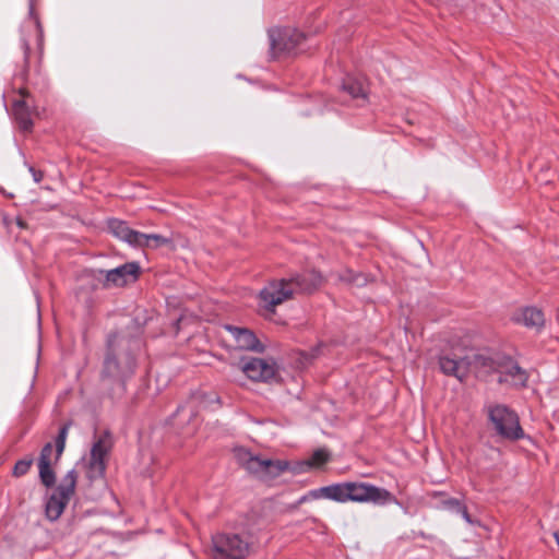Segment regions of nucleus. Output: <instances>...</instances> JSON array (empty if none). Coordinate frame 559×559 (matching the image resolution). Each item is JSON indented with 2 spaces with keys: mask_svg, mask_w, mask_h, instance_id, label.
<instances>
[{
  "mask_svg": "<svg viewBox=\"0 0 559 559\" xmlns=\"http://www.w3.org/2000/svg\"><path fill=\"white\" fill-rule=\"evenodd\" d=\"M38 0H28V16L29 21L23 26L21 45L24 51V62L25 66L28 64L29 55H31V43L26 37L25 32L29 34H34L36 45L39 51V55L43 53L44 48V31L39 20L38 14L36 13V3Z\"/></svg>",
  "mask_w": 559,
  "mask_h": 559,
  "instance_id": "9",
  "label": "nucleus"
},
{
  "mask_svg": "<svg viewBox=\"0 0 559 559\" xmlns=\"http://www.w3.org/2000/svg\"><path fill=\"white\" fill-rule=\"evenodd\" d=\"M270 49L273 57L294 51L304 40L305 34L296 28L283 27L269 31Z\"/></svg>",
  "mask_w": 559,
  "mask_h": 559,
  "instance_id": "7",
  "label": "nucleus"
},
{
  "mask_svg": "<svg viewBox=\"0 0 559 559\" xmlns=\"http://www.w3.org/2000/svg\"><path fill=\"white\" fill-rule=\"evenodd\" d=\"M439 367L445 376L463 381L468 374V353L463 348H452L439 356Z\"/></svg>",
  "mask_w": 559,
  "mask_h": 559,
  "instance_id": "8",
  "label": "nucleus"
},
{
  "mask_svg": "<svg viewBox=\"0 0 559 559\" xmlns=\"http://www.w3.org/2000/svg\"><path fill=\"white\" fill-rule=\"evenodd\" d=\"M185 411H186V409H185V407H179V408L177 409V413H178V414H180V413H183Z\"/></svg>",
  "mask_w": 559,
  "mask_h": 559,
  "instance_id": "34",
  "label": "nucleus"
},
{
  "mask_svg": "<svg viewBox=\"0 0 559 559\" xmlns=\"http://www.w3.org/2000/svg\"><path fill=\"white\" fill-rule=\"evenodd\" d=\"M142 237L143 238H139V243L136 245V247L139 248H152V249H157L159 247H163V246H166V245H169L171 242V240L169 238H166L162 235H157V234H143L142 233Z\"/></svg>",
  "mask_w": 559,
  "mask_h": 559,
  "instance_id": "23",
  "label": "nucleus"
},
{
  "mask_svg": "<svg viewBox=\"0 0 559 559\" xmlns=\"http://www.w3.org/2000/svg\"><path fill=\"white\" fill-rule=\"evenodd\" d=\"M226 330L231 334L237 348L258 353L263 352V345L250 330L234 325H226Z\"/></svg>",
  "mask_w": 559,
  "mask_h": 559,
  "instance_id": "16",
  "label": "nucleus"
},
{
  "mask_svg": "<svg viewBox=\"0 0 559 559\" xmlns=\"http://www.w3.org/2000/svg\"><path fill=\"white\" fill-rule=\"evenodd\" d=\"M51 455H52V444L50 442L46 443L39 455L38 463H51Z\"/></svg>",
  "mask_w": 559,
  "mask_h": 559,
  "instance_id": "29",
  "label": "nucleus"
},
{
  "mask_svg": "<svg viewBox=\"0 0 559 559\" xmlns=\"http://www.w3.org/2000/svg\"><path fill=\"white\" fill-rule=\"evenodd\" d=\"M438 508H442L462 515V518L469 524L473 523L471 515L465 504L456 498H444L440 500Z\"/></svg>",
  "mask_w": 559,
  "mask_h": 559,
  "instance_id": "22",
  "label": "nucleus"
},
{
  "mask_svg": "<svg viewBox=\"0 0 559 559\" xmlns=\"http://www.w3.org/2000/svg\"><path fill=\"white\" fill-rule=\"evenodd\" d=\"M555 538H556L557 544H558V546H559V532L555 534Z\"/></svg>",
  "mask_w": 559,
  "mask_h": 559,
  "instance_id": "35",
  "label": "nucleus"
},
{
  "mask_svg": "<svg viewBox=\"0 0 559 559\" xmlns=\"http://www.w3.org/2000/svg\"><path fill=\"white\" fill-rule=\"evenodd\" d=\"M111 448L108 432L100 436L91 449V456L87 465V477L90 479L100 478L106 471L105 457Z\"/></svg>",
  "mask_w": 559,
  "mask_h": 559,
  "instance_id": "10",
  "label": "nucleus"
},
{
  "mask_svg": "<svg viewBox=\"0 0 559 559\" xmlns=\"http://www.w3.org/2000/svg\"><path fill=\"white\" fill-rule=\"evenodd\" d=\"M288 468V462L282 460L265 459L262 480H271L280 476Z\"/></svg>",
  "mask_w": 559,
  "mask_h": 559,
  "instance_id": "21",
  "label": "nucleus"
},
{
  "mask_svg": "<svg viewBox=\"0 0 559 559\" xmlns=\"http://www.w3.org/2000/svg\"><path fill=\"white\" fill-rule=\"evenodd\" d=\"M75 485L76 473L74 469H71L64 475L59 486L46 502L45 511L48 520L56 521L60 518L74 493Z\"/></svg>",
  "mask_w": 559,
  "mask_h": 559,
  "instance_id": "6",
  "label": "nucleus"
},
{
  "mask_svg": "<svg viewBox=\"0 0 559 559\" xmlns=\"http://www.w3.org/2000/svg\"><path fill=\"white\" fill-rule=\"evenodd\" d=\"M515 321L527 328L539 329L544 325V313L535 307L524 308L516 317Z\"/></svg>",
  "mask_w": 559,
  "mask_h": 559,
  "instance_id": "19",
  "label": "nucleus"
},
{
  "mask_svg": "<svg viewBox=\"0 0 559 559\" xmlns=\"http://www.w3.org/2000/svg\"><path fill=\"white\" fill-rule=\"evenodd\" d=\"M51 463H38L39 478L46 487L55 485L56 476L50 466Z\"/></svg>",
  "mask_w": 559,
  "mask_h": 559,
  "instance_id": "25",
  "label": "nucleus"
},
{
  "mask_svg": "<svg viewBox=\"0 0 559 559\" xmlns=\"http://www.w3.org/2000/svg\"><path fill=\"white\" fill-rule=\"evenodd\" d=\"M16 224L21 228H25L26 227V223L22 218H20V217L16 218Z\"/></svg>",
  "mask_w": 559,
  "mask_h": 559,
  "instance_id": "32",
  "label": "nucleus"
},
{
  "mask_svg": "<svg viewBox=\"0 0 559 559\" xmlns=\"http://www.w3.org/2000/svg\"><path fill=\"white\" fill-rule=\"evenodd\" d=\"M500 384L508 383L516 388H525L528 381V373L510 356L502 355L498 365Z\"/></svg>",
  "mask_w": 559,
  "mask_h": 559,
  "instance_id": "11",
  "label": "nucleus"
},
{
  "mask_svg": "<svg viewBox=\"0 0 559 559\" xmlns=\"http://www.w3.org/2000/svg\"><path fill=\"white\" fill-rule=\"evenodd\" d=\"M235 457L237 462L245 467L249 473L262 479L264 472L265 459L253 455L251 452L243 448L235 449Z\"/></svg>",
  "mask_w": 559,
  "mask_h": 559,
  "instance_id": "17",
  "label": "nucleus"
},
{
  "mask_svg": "<svg viewBox=\"0 0 559 559\" xmlns=\"http://www.w3.org/2000/svg\"><path fill=\"white\" fill-rule=\"evenodd\" d=\"M342 88L352 98L365 102L367 99V86L362 79L348 76L344 80Z\"/></svg>",
  "mask_w": 559,
  "mask_h": 559,
  "instance_id": "20",
  "label": "nucleus"
},
{
  "mask_svg": "<svg viewBox=\"0 0 559 559\" xmlns=\"http://www.w3.org/2000/svg\"><path fill=\"white\" fill-rule=\"evenodd\" d=\"M248 533H217L212 536L211 559H246L252 551Z\"/></svg>",
  "mask_w": 559,
  "mask_h": 559,
  "instance_id": "4",
  "label": "nucleus"
},
{
  "mask_svg": "<svg viewBox=\"0 0 559 559\" xmlns=\"http://www.w3.org/2000/svg\"><path fill=\"white\" fill-rule=\"evenodd\" d=\"M312 498H326L337 502H371L374 504H386L394 500L392 493L384 489L367 483H340L321 487L310 491Z\"/></svg>",
  "mask_w": 559,
  "mask_h": 559,
  "instance_id": "3",
  "label": "nucleus"
},
{
  "mask_svg": "<svg viewBox=\"0 0 559 559\" xmlns=\"http://www.w3.org/2000/svg\"><path fill=\"white\" fill-rule=\"evenodd\" d=\"M340 280L347 284L362 287L369 282V276L364 273H355L352 270H346L340 274Z\"/></svg>",
  "mask_w": 559,
  "mask_h": 559,
  "instance_id": "24",
  "label": "nucleus"
},
{
  "mask_svg": "<svg viewBox=\"0 0 559 559\" xmlns=\"http://www.w3.org/2000/svg\"><path fill=\"white\" fill-rule=\"evenodd\" d=\"M70 426H71V423L69 421V423H66L59 429L58 436L56 438V460H59V457L61 456V454L64 451L66 440H67V437H68V432H69Z\"/></svg>",
  "mask_w": 559,
  "mask_h": 559,
  "instance_id": "26",
  "label": "nucleus"
},
{
  "mask_svg": "<svg viewBox=\"0 0 559 559\" xmlns=\"http://www.w3.org/2000/svg\"><path fill=\"white\" fill-rule=\"evenodd\" d=\"M309 499H313V498H312V496L310 495V491H309L307 495L302 496V497L297 501V504H301V503H304V502L308 501Z\"/></svg>",
  "mask_w": 559,
  "mask_h": 559,
  "instance_id": "31",
  "label": "nucleus"
},
{
  "mask_svg": "<svg viewBox=\"0 0 559 559\" xmlns=\"http://www.w3.org/2000/svg\"><path fill=\"white\" fill-rule=\"evenodd\" d=\"M242 372L253 381H270L275 377L276 370L273 362L262 358L251 357L241 360Z\"/></svg>",
  "mask_w": 559,
  "mask_h": 559,
  "instance_id": "13",
  "label": "nucleus"
},
{
  "mask_svg": "<svg viewBox=\"0 0 559 559\" xmlns=\"http://www.w3.org/2000/svg\"><path fill=\"white\" fill-rule=\"evenodd\" d=\"M108 228L115 237L128 242L133 247H136L139 243V238H143L142 233L130 228L126 222L117 218L110 219L108 222Z\"/></svg>",
  "mask_w": 559,
  "mask_h": 559,
  "instance_id": "18",
  "label": "nucleus"
},
{
  "mask_svg": "<svg viewBox=\"0 0 559 559\" xmlns=\"http://www.w3.org/2000/svg\"><path fill=\"white\" fill-rule=\"evenodd\" d=\"M323 283L322 275L316 270H307L292 274L289 277L273 280L264 286L259 297L266 311L275 312V308L296 294H311Z\"/></svg>",
  "mask_w": 559,
  "mask_h": 559,
  "instance_id": "2",
  "label": "nucleus"
},
{
  "mask_svg": "<svg viewBox=\"0 0 559 559\" xmlns=\"http://www.w3.org/2000/svg\"><path fill=\"white\" fill-rule=\"evenodd\" d=\"M432 496H433V497H441V498H443V497H444V493H443V492H438V491H436V492H433V493H432Z\"/></svg>",
  "mask_w": 559,
  "mask_h": 559,
  "instance_id": "33",
  "label": "nucleus"
},
{
  "mask_svg": "<svg viewBox=\"0 0 559 559\" xmlns=\"http://www.w3.org/2000/svg\"><path fill=\"white\" fill-rule=\"evenodd\" d=\"M32 464H33V459H23V460L17 461L13 468V475L15 477H21V476L25 475L29 471Z\"/></svg>",
  "mask_w": 559,
  "mask_h": 559,
  "instance_id": "28",
  "label": "nucleus"
},
{
  "mask_svg": "<svg viewBox=\"0 0 559 559\" xmlns=\"http://www.w3.org/2000/svg\"><path fill=\"white\" fill-rule=\"evenodd\" d=\"M29 173L33 176L35 182H40L44 178V173L41 170H37L34 167H29Z\"/></svg>",
  "mask_w": 559,
  "mask_h": 559,
  "instance_id": "30",
  "label": "nucleus"
},
{
  "mask_svg": "<svg viewBox=\"0 0 559 559\" xmlns=\"http://www.w3.org/2000/svg\"><path fill=\"white\" fill-rule=\"evenodd\" d=\"M330 452L326 449H318L316 450L307 464L311 467H320L330 460Z\"/></svg>",
  "mask_w": 559,
  "mask_h": 559,
  "instance_id": "27",
  "label": "nucleus"
},
{
  "mask_svg": "<svg viewBox=\"0 0 559 559\" xmlns=\"http://www.w3.org/2000/svg\"><path fill=\"white\" fill-rule=\"evenodd\" d=\"M142 347L139 337L114 333L108 336L100 380L103 386L118 395L126 390V380L135 370V355Z\"/></svg>",
  "mask_w": 559,
  "mask_h": 559,
  "instance_id": "1",
  "label": "nucleus"
},
{
  "mask_svg": "<svg viewBox=\"0 0 559 559\" xmlns=\"http://www.w3.org/2000/svg\"><path fill=\"white\" fill-rule=\"evenodd\" d=\"M501 356V354H468V372L474 371L478 377H486L492 372H498Z\"/></svg>",
  "mask_w": 559,
  "mask_h": 559,
  "instance_id": "14",
  "label": "nucleus"
},
{
  "mask_svg": "<svg viewBox=\"0 0 559 559\" xmlns=\"http://www.w3.org/2000/svg\"><path fill=\"white\" fill-rule=\"evenodd\" d=\"M99 273L105 274L104 287H119L135 281L140 273V266L135 262H129L112 270L99 271Z\"/></svg>",
  "mask_w": 559,
  "mask_h": 559,
  "instance_id": "12",
  "label": "nucleus"
},
{
  "mask_svg": "<svg viewBox=\"0 0 559 559\" xmlns=\"http://www.w3.org/2000/svg\"><path fill=\"white\" fill-rule=\"evenodd\" d=\"M488 417L500 437L509 440H519L524 437L519 416L508 406L502 404L489 406Z\"/></svg>",
  "mask_w": 559,
  "mask_h": 559,
  "instance_id": "5",
  "label": "nucleus"
},
{
  "mask_svg": "<svg viewBox=\"0 0 559 559\" xmlns=\"http://www.w3.org/2000/svg\"><path fill=\"white\" fill-rule=\"evenodd\" d=\"M20 98L12 105L13 116L19 127L23 131H31L33 128V110L28 104L29 93L25 88H20Z\"/></svg>",
  "mask_w": 559,
  "mask_h": 559,
  "instance_id": "15",
  "label": "nucleus"
}]
</instances>
